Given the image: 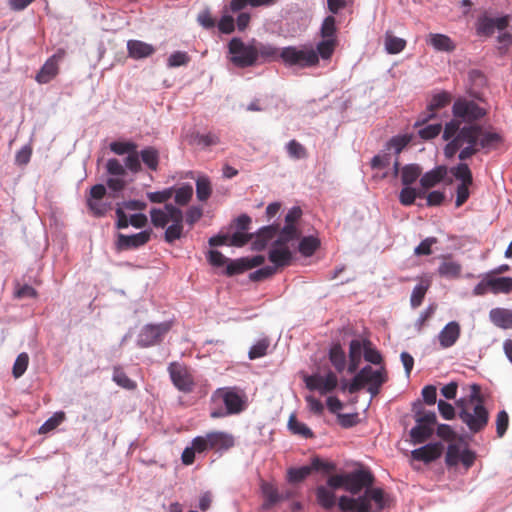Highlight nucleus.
Masks as SVG:
<instances>
[{"mask_svg":"<svg viewBox=\"0 0 512 512\" xmlns=\"http://www.w3.org/2000/svg\"><path fill=\"white\" fill-rule=\"evenodd\" d=\"M453 119L442 130V139L448 141L444 153L452 158L459 152L461 162L472 158L476 153L497 150L503 143L500 131L475 124L487 115V108L465 97L456 99L452 106Z\"/></svg>","mask_w":512,"mask_h":512,"instance_id":"obj_1","label":"nucleus"},{"mask_svg":"<svg viewBox=\"0 0 512 512\" xmlns=\"http://www.w3.org/2000/svg\"><path fill=\"white\" fill-rule=\"evenodd\" d=\"M210 404L211 419L226 418L244 411L246 396L241 389L235 386L221 387L212 393Z\"/></svg>","mask_w":512,"mask_h":512,"instance_id":"obj_2","label":"nucleus"},{"mask_svg":"<svg viewBox=\"0 0 512 512\" xmlns=\"http://www.w3.org/2000/svg\"><path fill=\"white\" fill-rule=\"evenodd\" d=\"M183 220L184 215L181 209L172 205H164V209L151 208L150 221L155 228L164 229V241L173 243L183 236Z\"/></svg>","mask_w":512,"mask_h":512,"instance_id":"obj_3","label":"nucleus"},{"mask_svg":"<svg viewBox=\"0 0 512 512\" xmlns=\"http://www.w3.org/2000/svg\"><path fill=\"white\" fill-rule=\"evenodd\" d=\"M387 381L388 374L385 367L375 370L370 365H366L354 375L351 383L343 382L341 389L350 394H355L367 385L368 393L375 397L379 394L382 384Z\"/></svg>","mask_w":512,"mask_h":512,"instance_id":"obj_4","label":"nucleus"},{"mask_svg":"<svg viewBox=\"0 0 512 512\" xmlns=\"http://www.w3.org/2000/svg\"><path fill=\"white\" fill-rule=\"evenodd\" d=\"M473 393L470 398V402L477 403L472 409L466 407L460 411L459 417L466 424L468 429L476 433L486 427L488 423L489 414L486 407L483 405V400L479 396V386L473 384Z\"/></svg>","mask_w":512,"mask_h":512,"instance_id":"obj_5","label":"nucleus"},{"mask_svg":"<svg viewBox=\"0 0 512 512\" xmlns=\"http://www.w3.org/2000/svg\"><path fill=\"white\" fill-rule=\"evenodd\" d=\"M280 61L289 67L309 68L318 65V55L312 48L286 46L282 48Z\"/></svg>","mask_w":512,"mask_h":512,"instance_id":"obj_6","label":"nucleus"},{"mask_svg":"<svg viewBox=\"0 0 512 512\" xmlns=\"http://www.w3.org/2000/svg\"><path fill=\"white\" fill-rule=\"evenodd\" d=\"M228 48L231 55L230 61L235 67L247 68L256 66L254 39L245 43L239 38H233L230 40Z\"/></svg>","mask_w":512,"mask_h":512,"instance_id":"obj_7","label":"nucleus"},{"mask_svg":"<svg viewBox=\"0 0 512 512\" xmlns=\"http://www.w3.org/2000/svg\"><path fill=\"white\" fill-rule=\"evenodd\" d=\"M172 328L171 321H164L159 324H147L140 329L137 337V345L140 348H148L159 344L166 333Z\"/></svg>","mask_w":512,"mask_h":512,"instance_id":"obj_8","label":"nucleus"},{"mask_svg":"<svg viewBox=\"0 0 512 512\" xmlns=\"http://www.w3.org/2000/svg\"><path fill=\"white\" fill-rule=\"evenodd\" d=\"M172 384L183 393H191L194 389V377L188 368L180 362H172L168 366Z\"/></svg>","mask_w":512,"mask_h":512,"instance_id":"obj_9","label":"nucleus"},{"mask_svg":"<svg viewBox=\"0 0 512 512\" xmlns=\"http://www.w3.org/2000/svg\"><path fill=\"white\" fill-rule=\"evenodd\" d=\"M375 482V477L367 470H355L351 473H346L345 491L352 495H357L363 489L369 488Z\"/></svg>","mask_w":512,"mask_h":512,"instance_id":"obj_10","label":"nucleus"},{"mask_svg":"<svg viewBox=\"0 0 512 512\" xmlns=\"http://www.w3.org/2000/svg\"><path fill=\"white\" fill-rule=\"evenodd\" d=\"M64 55L65 51L60 49L41 66L35 77L38 84H48L57 77L60 71L59 64Z\"/></svg>","mask_w":512,"mask_h":512,"instance_id":"obj_11","label":"nucleus"},{"mask_svg":"<svg viewBox=\"0 0 512 512\" xmlns=\"http://www.w3.org/2000/svg\"><path fill=\"white\" fill-rule=\"evenodd\" d=\"M305 385L309 390H317L321 395H326L337 387L338 378L331 371L325 376L312 374L305 377Z\"/></svg>","mask_w":512,"mask_h":512,"instance_id":"obj_12","label":"nucleus"},{"mask_svg":"<svg viewBox=\"0 0 512 512\" xmlns=\"http://www.w3.org/2000/svg\"><path fill=\"white\" fill-rule=\"evenodd\" d=\"M451 101L452 96L447 91H441L432 96L427 105L426 112L415 122V127L423 126L428 120L435 118L437 111L449 105Z\"/></svg>","mask_w":512,"mask_h":512,"instance_id":"obj_13","label":"nucleus"},{"mask_svg":"<svg viewBox=\"0 0 512 512\" xmlns=\"http://www.w3.org/2000/svg\"><path fill=\"white\" fill-rule=\"evenodd\" d=\"M254 48L256 65L281 60L282 48L280 49L271 43L254 39Z\"/></svg>","mask_w":512,"mask_h":512,"instance_id":"obj_14","label":"nucleus"},{"mask_svg":"<svg viewBox=\"0 0 512 512\" xmlns=\"http://www.w3.org/2000/svg\"><path fill=\"white\" fill-rule=\"evenodd\" d=\"M510 22L509 16H503L501 18H489L483 16L478 18L476 23V31L480 36H491L496 29L503 31L508 28Z\"/></svg>","mask_w":512,"mask_h":512,"instance_id":"obj_15","label":"nucleus"},{"mask_svg":"<svg viewBox=\"0 0 512 512\" xmlns=\"http://www.w3.org/2000/svg\"><path fill=\"white\" fill-rule=\"evenodd\" d=\"M150 236L151 230L140 231L130 236L119 234L115 243L116 250L128 251L142 247L150 240Z\"/></svg>","mask_w":512,"mask_h":512,"instance_id":"obj_16","label":"nucleus"},{"mask_svg":"<svg viewBox=\"0 0 512 512\" xmlns=\"http://www.w3.org/2000/svg\"><path fill=\"white\" fill-rule=\"evenodd\" d=\"M462 328L459 322L450 321L441 328L437 339L442 349H449L454 346L460 339Z\"/></svg>","mask_w":512,"mask_h":512,"instance_id":"obj_17","label":"nucleus"},{"mask_svg":"<svg viewBox=\"0 0 512 512\" xmlns=\"http://www.w3.org/2000/svg\"><path fill=\"white\" fill-rule=\"evenodd\" d=\"M210 450L227 451L234 446V437L224 431H211L207 434Z\"/></svg>","mask_w":512,"mask_h":512,"instance_id":"obj_18","label":"nucleus"},{"mask_svg":"<svg viewBox=\"0 0 512 512\" xmlns=\"http://www.w3.org/2000/svg\"><path fill=\"white\" fill-rule=\"evenodd\" d=\"M441 443H429L421 448L412 450V458L415 461L432 463L437 460L442 453Z\"/></svg>","mask_w":512,"mask_h":512,"instance_id":"obj_19","label":"nucleus"},{"mask_svg":"<svg viewBox=\"0 0 512 512\" xmlns=\"http://www.w3.org/2000/svg\"><path fill=\"white\" fill-rule=\"evenodd\" d=\"M268 259L273 264L272 267L278 268L290 265L292 261V252L286 245L276 246L273 242L272 248L269 250Z\"/></svg>","mask_w":512,"mask_h":512,"instance_id":"obj_20","label":"nucleus"},{"mask_svg":"<svg viewBox=\"0 0 512 512\" xmlns=\"http://www.w3.org/2000/svg\"><path fill=\"white\" fill-rule=\"evenodd\" d=\"M128 56L133 59H144L155 53V47L142 40L127 41Z\"/></svg>","mask_w":512,"mask_h":512,"instance_id":"obj_21","label":"nucleus"},{"mask_svg":"<svg viewBox=\"0 0 512 512\" xmlns=\"http://www.w3.org/2000/svg\"><path fill=\"white\" fill-rule=\"evenodd\" d=\"M279 232V225H269L262 227L257 231L255 241L252 243V249L254 251H262L266 248L268 242L272 240L275 235Z\"/></svg>","mask_w":512,"mask_h":512,"instance_id":"obj_22","label":"nucleus"},{"mask_svg":"<svg viewBox=\"0 0 512 512\" xmlns=\"http://www.w3.org/2000/svg\"><path fill=\"white\" fill-rule=\"evenodd\" d=\"M448 175V167L445 165H439L433 170L425 172L421 177L420 183L424 189H429L446 179Z\"/></svg>","mask_w":512,"mask_h":512,"instance_id":"obj_23","label":"nucleus"},{"mask_svg":"<svg viewBox=\"0 0 512 512\" xmlns=\"http://www.w3.org/2000/svg\"><path fill=\"white\" fill-rule=\"evenodd\" d=\"M361 498H365L366 500L367 512L370 511V502L372 501L375 502L378 511L384 509L387 506L388 496L379 487L369 486Z\"/></svg>","mask_w":512,"mask_h":512,"instance_id":"obj_24","label":"nucleus"},{"mask_svg":"<svg viewBox=\"0 0 512 512\" xmlns=\"http://www.w3.org/2000/svg\"><path fill=\"white\" fill-rule=\"evenodd\" d=\"M489 319L495 326L501 329H512V310L507 308H492Z\"/></svg>","mask_w":512,"mask_h":512,"instance_id":"obj_25","label":"nucleus"},{"mask_svg":"<svg viewBox=\"0 0 512 512\" xmlns=\"http://www.w3.org/2000/svg\"><path fill=\"white\" fill-rule=\"evenodd\" d=\"M140 161L152 172L159 168L160 154L159 150L152 146H147L138 152Z\"/></svg>","mask_w":512,"mask_h":512,"instance_id":"obj_26","label":"nucleus"},{"mask_svg":"<svg viewBox=\"0 0 512 512\" xmlns=\"http://www.w3.org/2000/svg\"><path fill=\"white\" fill-rule=\"evenodd\" d=\"M338 506L344 512H367L366 500L361 496L357 498L342 496L339 498Z\"/></svg>","mask_w":512,"mask_h":512,"instance_id":"obj_27","label":"nucleus"},{"mask_svg":"<svg viewBox=\"0 0 512 512\" xmlns=\"http://www.w3.org/2000/svg\"><path fill=\"white\" fill-rule=\"evenodd\" d=\"M427 43L436 51L451 52L455 50V44L450 37L445 34L430 33L428 35Z\"/></svg>","mask_w":512,"mask_h":512,"instance_id":"obj_28","label":"nucleus"},{"mask_svg":"<svg viewBox=\"0 0 512 512\" xmlns=\"http://www.w3.org/2000/svg\"><path fill=\"white\" fill-rule=\"evenodd\" d=\"M260 489L262 496L265 498L264 503H262V509L267 510L282 500V496L279 494L276 486L267 482H262L260 484Z\"/></svg>","mask_w":512,"mask_h":512,"instance_id":"obj_29","label":"nucleus"},{"mask_svg":"<svg viewBox=\"0 0 512 512\" xmlns=\"http://www.w3.org/2000/svg\"><path fill=\"white\" fill-rule=\"evenodd\" d=\"M315 494L317 504L324 509L329 510L337 503L334 492L325 485H318Z\"/></svg>","mask_w":512,"mask_h":512,"instance_id":"obj_30","label":"nucleus"},{"mask_svg":"<svg viewBox=\"0 0 512 512\" xmlns=\"http://www.w3.org/2000/svg\"><path fill=\"white\" fill-rule=\"evenodd\" d=\"M488 285L492 294H509L512 292V277H494L489 274Z\"/></svg>","mask_w":512,"mask_h":512,"instance_id":"obj_31","label":"nucleus"},{"mask_svg":"<svg viewBox=\"0 0 512 512\" xmlns=\"http://www.w3.org/2000/svg\"><path fill=\"white\" fill-rule=\"evenodd\" d=\"M462 272V265L445 258L438 267V275L441 277L456 279L459 278Z\"/></svg>","mask_w":512,"mask_h":512,"instance_id":"obj_32","label":"nucleus"},{"mask_svg":"<svg viewBox=\"0 0 512 512\" xmlns=\"http://www.w3.org/2000/svg\"><path fill=\"white\" fill-rule=\"evenodd\" d=\"M329 361L338 373H342L346 367V356L340 344H334L329 350Z\"/></svg>","mask_w":512,"mask_h":512,"instance_id":"obj_33","label":"nucleus"},{"mask_svg":"<svg viewBox=\"0 0 512 512\" xmlns=\"http://www.w3.org/2000/svg\"><path fill=\"white\" fill-rule=\"evenodd\" d=\"M301 236V231L298 230L296 225L285 224L283 228L279 229L278 239L276 242V246H283L289 243L290 241H294Z\"/></svg>","mask_w":512,"mask_h":512,"instance_id":"obj_34","label":"nucleus"},{"mask_svg":"<svg viewBox=\"0 0 512 512\" xmlns=\"http://www.w3.org/2000/svg\"><path fill=\"white\" fill-rule=\"evenodd\" d=\"M433 432L434 428L416 423V426L410 431V436L414 444H421L427 441L433 435Z\"/></svg>","mask_w":512,"mask_h":512,"instance_id":"obj_35","label":"nucleus"},{"mask_svg":"<svg viewBox=\"0 0 512 512\" xmlns=\"http://www.w3.org/2000/svg\"><path fill=\"white\" fill-rule=\"evenodd\" d=\"M422 175V168L417 164L405 165L401 170V181L404 185H412Z\"/></svg>","mask_w":512,"mask_h":512,"instance_id":"obj_36","label":"nucleus"},{"mask_svg":"<svg viewBox=\"0 0 512 512\" xmlns=\"http://www.w3.org/2000/svg\"><path fill=\"white\" fill-rule=\"evenodd\" d=\"M338 40H328V39H322L319 41L316 45V52L318 55V59L321 58L322 60H329L335 49L337 48Z\"/></svg>","mask_w":512,"mask_h":512,"instance_id":"obj_37","label":"nucleus"},{"mask_svg":"<svg viewBox=\"0 0 512 512\" xmlns=\"http://www.w3.org/2000/svg\"><path fill=\"white\" fill-rule=\"evenodd\" d=\"M429 280H422L420 284L413 288L412 295L410 298V304L412 308H417L422 305L426 293L429 289Z\"/></svg>","mask_w":512,"mask_h":512,"instance_id":"obj_38","label":"nucleus"},{"mask_svg":"<svg viewBox=\"0 0 512 512\" xmlns=\"http://www.w3.org/2000/svg\"><path fill=\"white\" fill-rule=\"evenodd\" d=\"M289 429L293 434L299 435L305 439L314 438V432L304 423L297 420L295 415H291L288 422Z\"/></svg>","mask_w":512,"mask_h":512,"instance_id":"obj_39","label":"nucleus"},{"mask_svg":"<svg viewBox=\"0 0 512 512\" xmlns=\"http://www.w3.org/2000/svg\"><path fill=\"white\" fill-rule=\"evenodd\" d=\"M320 37L321 39H337V23L335 22V18L333 16H328L322 21L320 27Z\"/></svg>","mask_w":512,"mask_h":512,"instance_id":"obj_40","label":"nucleus"},{"mask_svg":"<svg viewBox=\"0 0 512 512\" xmlns=\"http://www.w3.org/2000/svg\"><path fill=\"white\" fill-rule=\"evenodd\" d=\"M212 193L210 180L207 176H199L196 180V197L199 201L206 202Z\"/></svg>","mask_w":512,"mask_h":512,"instance_id":"obj_41","label":"nucleus"},{"mask_svg":"<svg viewBox=\"0 0 512 512\" xmlns=\"http://www.w3.org/2000/svg\"><path fill=\"white\" fill-rule=\"evenodd\" d=\"M450 171L461 184H473V175L466 163L461 162L457 166L452 167Z\"/></svg>","mask_w":512,"mask_h":512,"instance_id":"obj_42","label":"nucleus"},{"mask_svg":"<svg viewBox=\"0 0 512 512\" xmlns=\"http://www.w3.org/2000/svg\"><path fill=\"white\" fill-rule=\"evenodd\" d=\"M174 201L176 205L186 206L193 197V187L191 184H184L178 189H174Z\"/></svg>","mask_w":512,"mask_h":512,"instance_id":"obj_43","label":"nucleus"},{"mask_svg":"<svg viewBox=\"0 0 512 512\" xmlns=\"http://www.w3.org/2000/svg\"><path fill=\"white\" fill-rule=\"evenodd\" d=\"M137 147L133 141H112L109 145L110 151L116 155L131 154L137 151Z\"/></svg>","mask_w":512,"mask_h":512,"instance_id":"obj_44","label":"nucleus"},{"mask_svg":"<svg viewBox=\"0 0 512 512\" xmlns=\"http://www.w3.org/2000/svg\"><path fill=\"white\" fill-rule=\"evenodd\" d=\"M319 246L320 241L317 238L313 236H307L300 241V244H298V251H300L302 255L308 257L313 255Z\"/></svg>","mask_w":512,"mask_h":512,"instance_id":"obj_45","label":"nucleus"},{"mask_svg":"<svg viewBox=\"0 0 512 512\" xmlns=\"http://www.w3.org/2000/svg\"><path fill=\"white\" fill-rule=\"evenodd\" d=\"M113 381L115 384L121 386L127 390H134L136 388V383L129 378L120 367H115L113 370Z\"/></svg>","mask_w":512,"mask_h":512,"instance_id":"obj_46","label":"nucleus"},{"mask_svg":"<svg viewBox=\"0 0 512 512\" xmlns=\"http://www.w3.org/2000/svg\"><path fill=\"white\" fill-rule=\"evenodd\" d=\"M87 207L97 218L105 216L111 208L110 204L102 202V199H87Z\"/></svg>","mask_w":512,"mask_h":512,"instance_id":"obj_47","label":"nucleus"},{"mask_svg":"<svg viewBox=\"0 0 512 512\" xmlns=\"http://www.w3.org/2000/svg\"><path fill=\"white\" fill-rule=\"evenodd\" d=\"M411 139L412 138L409 135L393 137L388 141L387 149L389 151H393L396 155H399L403 149L409 145Z\"/></svg>","mask_w":512,"mask_h":512,"instance_id":"obj_48","label":"nucleus"},{"mask_svg":"<svg viewBox=\"0 0 512 512\" xmlns=\"http://www.w3.org/2000/svg\"><path fill=\"white\" fill-rule=\"evenodd\" d=\"M29 363V356L26 352L18 354L12 369V374L15 378H19L25 374Z\"/></svg>","mask_w":512,"mask_h":512,"instance_id":"obj_49","label":"nucleus"},{"mask_svg":"<svg viewBox=\"0 0 512 512\" xmlns=\"http://www.w3.org/2000/svg\"><path fill=\"white\" fill-rule=\"evenodd\" d=\"M64 419H65L64 412L60 411V412L54 413L52 417L47 419L45 421V423L40 426L39 433L46 434V433L50 432L51 430L56 428L59 424H61Z\"/></svg>","mask_w":512,"mask_h":512,"instance_id":"obj_50","label":"nucleus"},{"mask_svg":"<svg viewBox=\"0 0 512 512\" xmlns=\"http://www.w3.org/2000/svg\"><path fill=\"white\" fill-rule=\"evenodd\" d=\"M313 472V468L302 466L300 468H291L288 471V480L291 483L302 482L307 476Z\"/></svg>","mask_w":512,"mask_h":512,"instance_id":"obj_51","label":"nucleus"},{"mask_svg":"<svg viewBox=\"0 0 512 512\" xmlns=\"http://www.w3.org/2000/svg\"><path fill=\"white\" fill-rule=\"evenodd\" d=\"M385 45H386V50L390 54H397L404 50V48L406 46V41L401 38L394 37L390 34H387L386 40H385Z\"/></svg>","mask_w":512,"mask_h":512,"instance_id":"obj_52","label":"nucleus"},{"mask_svg":"<svg viewBox=\"0 0 512 512\" xmlns=\"http://www.w3.org/2000/svg\"><path fill=\"white\" fill-rule=\"evenodd\" d=\"M286 151H288L291 158L296 160L304 159L307 157V150L296 140L289 141L288 145H286Z\"/></svg>","mask_w":512,"mask_h":512,"instance_id":"obj_53","label":"nucleus"},{"mask_svg":"<svg viewBox=\"0 0 512 512\" xmlns=\"http://www.w3.org/2000/svg\"><path fill=\"white\" fill-rule=\"evenodd\" d=\"M442 126L441 124H430L423 128L418 129V136L424 141H429L435 139L441 132Z\"/></svg>","mask_w":512,"mask_h":512,"instance_id":"obj_54","label":"nucleus"},{"mask_svg":"<svg viewBox=\"0 0 512 512\" xmlns=\"http://www.w3.org/2000/svg\"><path fill=\"white\" fill-rule=\"evenodd\" d=\"M174 193V188L169 187L158 192H148L147 198L151 203L162 204L169 200Z\"/></svg>","mask_w":512,"mask_h":512,"instance_id":"obj_55","label":"nucleus"},{"mask_svg":"<svg viewBox=\"0 0 512 512\" xmlns=\"http://www.w3.org/2000/svg\"><path fill=\"white\" fill-rule=\"evenodd\" d=\"M364 359L368 363L381 364L382 356L380 352L371 347L369 340H364Z\"/></svg>","mask_w":512,"mask_h":512,"instance_id":"obj_56","label":"nucleus"},{"mask_svg":"<svg viewBox=\"0 0 512 512\" xmlns=\"http://www.w3.org/2000/svg\"><path fill=\"white\" fill-rule=\"evenodd\" d=\"M191 57L185 51H175L168 58V66L170 68L180 67L188 64Z\"/></svg>","mask_w":512,"mask_h":512,"instance_id":"obj_57","label":"nucleus"},{"mask_svg":"<svg viewBox=\"0 0 512 512\" xmlns=\"http://www.w3.org/2000/svg\"><path fill=\"white\" fill-rule=\"evenodd\" d=\"M436 414L433 411L418 410L415 412L416 423L427 425L428 427L434 428L436 424Z\"/></svg>","mask_w":512,"mask_h":512,"instance_id":"obj_58","label":"nucleus"},{"mask_svg":"<svg viewBox=\"0 0 512 512\" xmlns=\"http://www.w3.org/2000/svg\"><path fill=\"white\" fill-rule=\"evenodd\" d=\"M247 270H249V269L245 262V258L243 257V258L228 262L227 267H226V275H228V276L240 275V273H243Z\"/></svg>","mask_w":512,"mask_h":512,"instance_id":"obj_59","label":"nucleus"},{"mask_svg":"<svg viewBox=\"0 0 512 512\" xmlns=\"http://www.w3.org/2000/svg\"><path fill=\"white\" fill-rule=\"evenodd\" d=\"M418 196L421 195L417 194L415 188L410 187V185H405L400 192L399 200L403 206H411L414 204L415 199Z\"/></svg>","mask_w":512,"mask_h":512,"instance_id":"obj_60","label":"nucleus"},{"mask_svg":"<svg viewBox=\"0 0 512 512\" xmlns=\"http://www.w3.org/2000/svg\"><path fill=\"white\" fill-rule=\"evenodd\" d=\"M124 167L125 170L127 169L131 173H139L141 171V161L137 150L127 155L124 160Z\"/></svg>","mask_w":512,"mask_h":512,"instance_id":"obj_61","label":"nucleus"},{"mask_svg":"<svg viewBox=\"0 0 512 512\" xmlns=\"http://www.w3.org/2000/svg\"><path fill=\"white\" fill-rule=\"evenodd\" d=\"M277 273V269L272 266H265L262 267L255 272L250 274V281L253 282H260L268 279L269 277L273 276Z\"/></svg>","mask_w":512,"mask_h":512,"instance_id":"obj_62","label":"nucleus"},{"mask_svg":"<svg viewBox=\"0 0 512 512\" xmlns=\"http://www.w3.org/2000/svg\"><path fill=\"white\" fill-rule=\"evenodd\" d=\"M254 238L253 233H243L241 231L235 232L231 237L229 236V245L234 247H243Z\"/></svg>","mask_w":512,"mask_h":512,"instance_id":"obj_63","label":"nucleus"},{"mask_svg":"<svg viewBox=\"0 0 512 512\" xmlns=\"http://www.w3.org/2000/svg\"><path fill=\"white\" fill-rule=\"evenodd\" d=\"M107 172L112 176H125L126 170L124 165L117 159H109L106 164Z\"/></svg>","mask_w":512,"mask_h":512,"instance_id":"obj_64","label":"nucleus"}]
</instances>
